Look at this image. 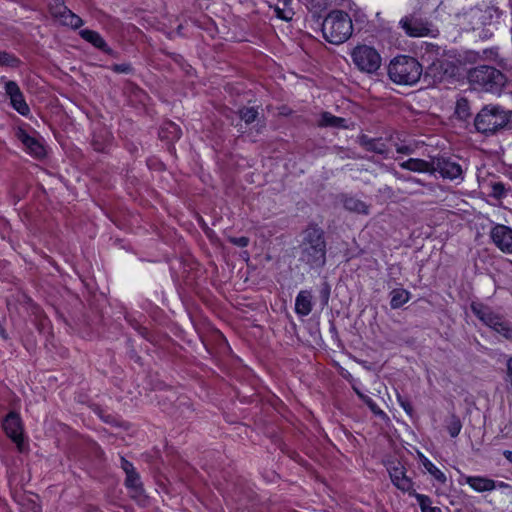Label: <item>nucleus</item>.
<instances>
[{
    "mask_svg": "<svg viewBox=\"0 0 512 512\" xmlns=\"http://www.w3.org/2000/svg\"><path fill=\"white\" fill-rule=\"evenodd\" d=\"M352 32V20L344 11L334 10L322 21V36L329 43L342 44L350 38Z\"/></svg>",
    "mask_w": 512,
    "mask_h": 512,
    "instance_id": "1",
    "label": "nucleus"
},
{
    "mask_svg": "<svg viewBox=\"0 0 512 512\" xmlns=\"http://www.w3.org/2000/svg\"><path fill=\"white\" fill-rule=\"evenodd\" d=\"M510 122H512L511 111H506L498 105H487L476 115L474 126L479 133L492 135Z\"/></svg>",
    "mask_w": 512,
    "mask_h": 512,
    "instance_id": "2",
    "label": "nucleus"
},
{
    "mask_svg": "<svg viewBox=\"0 0 512 512\" xmlns=\"http://www.w3.org/2000/svg\"><path fill=\"white\" fill-rule=\"evenodd\" d=\"M422 65L413 57L401 55L395 57L388 66V76L399 85H413L422 75Z\"/></svg>",
    "mask_w": 512,
    "mask_h": 512,
    "instance_id": "3",
    "label": "nucleus"
},
{
    "mask_svg": "<svg viewBox=\"0 0 512 512\" xmlns=\"http://www.w3.org/2000/svg\"><path fill=\"white\" fill-rule=\"evenodd\" d=\"M468 80L485 91H499L506 83L507 76L489 65H479L469 70Z\"/></svg>",
    "mask_w": 512,
    "mask_h": 512,
    "instance_id": "4",
    "label": "nucleus"
},
{
    "mask_svg": "<svg viewBox=\"0 0 512 512\" xmlns=\"http://www.w3.org/2000/svg\"><path fill=\"white\" fill-rule=\"evenodd\" d=\"M470 309L484 325L512 341V325L502 315L494 312L491 307L482 302H472Z\"/></svg>",
    "mask_w": 512,
    "mask_h": 512,
    "instance_id": "5",
    "label": "nucleus"
},
{
    "mask_svg": "<svg viewBox=\"0 0 512 512\" xmlns=\"http://www.w3.org/2000/svg\"><path fill=\"white\" fill-rule=\"evenodd\" d=\"M399 25L410 37H436L439 33L435 25L418 12L404 16Z\"/></svg>",
    "mask_w": 512,
    "mask_h": 512,
    "instance_id": "6",
    "label": "nucleus"
},
{
    "mask_svg": "<svg viewBox=\"0 0 512 512\" xmlns=\"http://www.w3.org/2000/svg\"><path fill=\"white\" fill-rule=\"evenodd\" d=\"M354 65L362 72L373 74L381 67L382 59L378 51L368 45H358L351 52Z\"/></svg>",
    "mask_w": 512,
    "mask_h": 512,
    "instance_id": "7",
    "label": "nucleus"
},
{
    "mask_svg": "<svg viewBox=\"0 0 512 512\" xmlns=\"http://www.w3.org/2000/svg\"><path fill=\"white\" fill-rule=\"evenodd\" d=\"M433 174L438 172L442 178L463 180V169L458 162L447 157H432Z\"/></svg>",
    "mask_w": 512,
    "mask_h": 512,
    "instance_id": "8",
    "label": "nucleus"
},
{
    "mask_svg": "<svg viewBox=\"0 0 512 512\" xmlns=\"http://www.w3.org/2000/svg\"><path fill=\"white\" fill-rule=\"evenodd\" d=\"M0 82L4 83V89H5L6 94L10 98L12 107L19 114H21L23 116L28 115L30 112V109L24 99V96H23L18 84L14 81L6 80L4 77L0 78Z\"/></svg>",
    "mask_w": 512,
    "mask_h": 512,
    "instance_id": "9",
    "label": "nucleus"
},
{
    "mask_svg": "<svg viewBox=\"0 0 512 512\" xmlns=\"http://www.w3.org/2000/svg\"><path fill=\"white\" fill-rule=\"evenodd\" d=\"M3 429L7 436L17 445L19 451H23L24 439L20 417L15 413L7 415L3 422Z\"/></svg>",
    "mask_w": 512,
    "mask_h": 512,
    "instance_id": "10",
    "label": "nucleus"
},
{
    "mask_svg": "<svg viewBox=\"0 0 512 512\" xmlns=\"http://www.w3.org/2000/svg\"><path fill=\"white\" fill-rule=\"evenodd\" d=\"M490 237L498 249L504 253L512 254V228L497 224L491 229Z\"/></svg>",
    "mask_w": 512,
    "mask_h": 512,
    "instance_id": "11",
    "label": "nucleus"
},
{
    "mask_svg": "<svg viewBox=\"0 0 512 512\" xmlns=\"http://www.w3.org/2000/svg\"><path fill=\"white\" fill-rule=\"evenodd\" d=\"M390 479L392 483L401 491L412 495L415 492L413 488V481L406 475L405 467L397 462L388 468Z\"/></svg>",
    "mask_w": 512,
    "mask_h": 512,
    "instance_id": "12",
    "label": "nucleus"
},
{
    "mask_svg": "<svg viewBox=\"0 0 512 512\" xmlns=\"http://www.w3.org/2000/svg\"><path fill=\"white\" fill-rule=\"evenodd\" d=\"M358 144L366 151L388 157L389 149L382 138H371L366 134H361L357 138Z\"/></svg>",
    "mask_w": 512,
    "mask_h": 512,
    "instance_id": "13",
    "label": "nucleus"
},
{
    "mask_svg": "<svg viewBox=\"0 0 512 512\" xmlns=\"http://www.w3.org/2000/svg\"><path fill=\"white\" fill-rule=\"evenodd\" d=\"M454 65L448 60L437 59L429 65L426 74L431 76L434 82H441L446 75H453Z\"/></svg>",
    "mask_w": 512,
    "mask_h": 512,
    "instance_id": "14",
    "label": "nucleus"
},
{
    "mask_svg": "<svg viewBox=\"0 0 512 512\" xmlns=\"http://www.w3.org/2000/svg\"><path fill=\"white\" fill-rule=\"evenodd\" d=\"M465 482L475 491L477 492H486L492 491L497 486L498 487H507L508 484L505 482H499L497 484L493 479L483 477V476H466Z\"/></svg>",
    "mask_w": 512,
    "mask_h": 512,
    "instance_id": "15",
    "label": "nucleus"
},
{
    "mask_svg": "<svg viewBox=\"0 0 512 512\" xmlns=\"http://www.w3.org/2000/svg\"><path fill=\"white\" fill-rule=\"evenodd\" d=\"M51 12L62 25L69 26L71 28H79L83 24L82 19L78 15L74 14L63 5H60L55 9L52 8Z\"/></svg>",
    "mask_w": 512,
    "mask_h": 512,
    "instance_id": "16",
    "label": "nucleus"
},
{
    "mask_svg": "<svg viewBox=\"0 0 512 512\" xmlns=\"http://www.w3.org/2000/svg\"><path fill=\"white\" fill-rule=\"evenodd\" d=\"M17 138L25 146L29 154L35 157H42L45 155L44 146L36 138L29 135L25 130L19 129L17 131Z\"/></svg>",
    "mask_w": 512,
    "mask_h": 512,
    "instance_id": "17",
    "label": "nucleus"
},
{
    "mask_svg": "<svg viewBox=\"0 0 512 512\" xmlns=\"http://www.w3.org/2000/svg\"><path fill=\"white\" fill-rule=\"evenodd\" d=\"M340 202L343 204V207L350 212L363 215L369 214V205L354 195L341 194Z\"/></svg>",
    "mask_w": 512,
    "mask_h": 512,
    "instance_id": "18",
    "label": "nucleus"
},
{
    "mask_svg": "<svg viewBox=\"0 0 512 512\" xmlns=\"http://www.w3.org/2000/svg\"><path fill=\"white\" fill-rule=\"evenodd\" d=\"M400 167L412 172L433 174L432 158L429 161L419 158H409L400 163Z\"/></svg>",
    "mask_w": 512,
    "mask_h": 512,
    "instance_id": "19",
    "label": "nucleus"
},
{
    "mask_svg": "<svg viewBox=\"0 0 512 512\" xmlns=\"http://www.w3.org/2000/svg\"><path fill=\"white\" fill-rule=\"evenodd\" d=\"M312 309V297L309 292L302 291L295 301V310L299 315L306 316Z\"/></svg>",
    "mask_w": 512,
    "mask_h": 512,
    "instance_id": "20",
    "label": "nucleus"
},
{
    "mask_svg": "<svg viewBox=\"0 0 512 512\" xmlns=\"http://www.w3.org/2000/svg\"><path fill=\"white\" fill-rule=\"evenodd\" d=\"M159 136L161 137V139L173 142L180 138L181 129L174 122L167 121L163 123V125L161 126Z\"/></svg>",
    "mask_w": 512,
    "mask_h": 512,
    "instance_id": "21",
    "label": "nucleus"
},
{
    "mask_svg": "<svg viewBox=\"0 0 512 512\" xmlns=\"http://www.w3.org/2000/svg\"><path fill=\"white\" fill-rule=\"evenodd\" d=\"M411 294L403 288H396L390 292V306L392 309L401 308L410 300Z\"/></svg>",
    "mask_w": 512,
    "mask_h": 512,
    "instance_id": "22",
    "label": "nucleus"
},
{
    "mask_svg": "<svg viewBox=\"0 0 512 512\" xmlns=\"http://www.w3.org/2000/svg\"><path fill=\"white\" fill-rule=\"evenodd\" d=\"M80 35L84 40L91 43L96 48L102 50L106 49V43L98 32L89 29H84L80 31Z\"/></svg>",
    "mask_w": 512,
    "mask_h": 512,
    "instance_id": "23",
    "label": "nucleus"
},
{
    "mask_svg": "<svg viewBox=\"0 0 512 512\" xmlns=\"http://www.w3.org/2000/svg\"><path fill=\"white\" fill-rule=\"evenodd\" d=\"M445 428L452 438H456L462 430V422L455 413L449 415L445 420Z\"/></svg>",
    "mask_w": 512,
    "mask_h": 512,
    "instance_id": "24",
    "label": "nucleus"
},
{
    "mask_svg": "<svg viewBox=\"0 0 512 512\" xmlns=\"http://www.w3.org/2000/svg\"><path fill=\"white\" fill-rule=\"evenodd\" d=\"M322 126L348 128L347 120L345 118L336 117L329 112H322Z\"/></svg>",
    "mask_w": 512,
    "mask_h": 512,
    "instance_id": "25",
    "label": "nucleus"
},
{
    "mask_svg": "<svg viewBox=\"0 0 512 512\" xmlns=\"http://www.w3.org/2000/svg\"><path fill=\"white\" fill-rule=\"evenodd\" d=\"M411 496L416 498V500L420 506L421 512H442L441 508L436 507V506H434V507L431 506L432 500L429 496L424 495V494H419L416 491L414 493H412Z\"/></svg>",
    "mask_w": 512,
    "mask_h": 512,
    "instance_id": "26",
    "label": "nucleus"
},
{
    "mask_svg": "<svg viewBox=\"0 0 512 512\" xmlns=\"http://www.w3.org/2000/svg\"><path fill=\"white\" fill-rule=\"evenodd\" d=\"M423 466L427 470V472L432 475L435 480H437L441 484H445L447 482L446 475L438 469L429 459L424 458Z\"/></svg>",
    "mask_w": 512,
    "mask_h": 512,
    "instance_id": "27",
    "label": "nucleus"
},
{
    "mask_svg": "<svg viewBox=\"0 0 512 512\" xmlns=\"http://www.w3.org/2000/svg\"><path fill=\"white\" fill-rule=\"evenodd\" d=\"M490 196L496 200H501L508 195L510 190L503 182H491L490 183Z\"/></svg>",
    "mask_w": 512,
    "mask_h": 512,
    "instance_id": "28",
    "label": "nucleus"
},
{
    "mask_svg": "<svg viewBox=\"0 0 512 512\" xmlns=\"http://www.w3.org/2000/svg\"><path fill=\"white\" fill-rule=\"evenodd\" d=\"M126 486L131 491L133 497L141 493V482L136 472L126 476Z\"/></svg>",
    "mask_w": 512,
    "mask_h": 512,
    "instance_id": "29",
    "label": "nucleus"
},
{
    "mask_svg": "<svg viewBox=\"0 0 512 512\" xmlns=\"http://www.w3.org/2000/svg\"><path fill=\"white\" fill-rule=\"evenodd\" d=\"M455 115L460 120H467L470 117V106L467 99L461 98L457 101L455 107Z\"/></svg>",
    "mask_w": 512,
    "mask_h": 512,
    "instance_id": "30",
    "label": "nucleus"
},
{
    "mask_svg": "<svg viewBox=\"0 0 512 512\" xmlns=\"http://www.w3.org/2000/svg\"><path fill=\"white\" fill-rule=\"evenodd\" d=\"M355 393L358 395V397L369 407V409L375 414V415H384L383 410L379 408V406L376 404V402L369 396L363 394L358 388L353 387Z\"/></svg>",
    "mask_w": 512,
    "mask_h": 512,
    "instance_id": "31",
    "label": "nucleus"
},
{
    "mask_svg": "<svg viewBox=\"0 0 512 512\" xmlns=\"http://www.w3.org/2000/svg\"><path fill=\"white\" fill-rule=\"evenodd\" d=\"M257 110L253 107L245 108L240 111V118L247 124L253 122L257 117Z\"/></svg>",
    "mask_w": 512,
    "mask_h": 512,
    "instance_id": "32",
    "label": "nucleus"
},
{
    "mask_svg": "<svg viewBox=\"0 0 512 512\" xmlns=\"http://www.w3.org/2000/svg\"><path fill=\"white\" fill-rule=\"evenodd\" d=\"M18 63V60L11 54L0 51V65L14 67Z\"/></svg>",
    "mask_w": 512,
    "mask_h": 512,
    "instance_id": "33",
    "label": "nucleus"
},
{
    "mask_svg": "<svg viewBox=\"0 0 512 512\" xmlns=\"http://www.w3.org/2000/svg\"><path fill=\"white\" fill-rule=\"evenodd\" d=\"M274 11H275V14L276 16L279 18V19H282V20H285V21H289L292 19V16H293V12L291 9H287V8H280L278 6H276L274 8Z\"/></svg>",
    "mask_w": 512,
    "mask_h": 512,
    "instance_id": "34",
    "label": "nucleus"
},
{
    "mask_svg": "<svg viewBox=\"0 0 512 512\" xmlns=\"http://www.w3.org/2000/svg\"><path fill=\"white\" fill-rule=\"evenodd\" d=\"M397 400H398L399 405L404 409V411L409 416H412L414 413V409H413L411 402L407 398H404L399 394L397 395Z\"/></svg>",
    "mask_w": 512,
    "mask_h": 512,
    "instance_id": "35",
    "label": "nucleus"
},
{
    "mask_svg": "<svg viewBox=\"0 0 512 512\" xmlns=\"http://www.w3.org/2000/svg\"><path fill=\"white\" fill-rule=\"evenodd\" d=\"M505 381L510 383L512 387V356L508 358L506 363V377Z\"/></svg>",
    "mask_w": 512,
    "mask_h": 512,
    "instance_id": "36",
    "label": "nucleus"
},
{
    "mask_svg": "<svg viewBox=\"0 0 512 512\" xmlns=\"http://www.w3.org/2000/svg\"><path fill=\"white\" fill-rule=\"evenodd\" d=\"M122 468L125 471L126 476L135 472L133 465L124 459H122Z\"/></svg>",
    "mask_w": 512,
    "mask_h": 512,
    "instance_id": "37",
    "label": "nucleus"
},
{
    "mask_svg": "<svg viewBox=\"0 0 512 512\" xmlns=\"http://www.w3.org/2000/svg\"><path fill=\"white\" fill-rule=\"evenodd\" d=\"M396 151L401 154L409 155L413 152V149L407 145H397Z\"/></svg>",
    "mask_w": 512,
    "mask_h": 512,
    "instance_id": "38",
    "label": "nucleus"
},
{
    "mask_svg": "<svg viewBox=\"0 0 512 512\" xmlns=\"http://www.w3.org/2000/svg\"><path fill=\"white\" fill-rule=\"evenodd\" d=\"M232 242L239 247H245L248 245V239L246 237L235 238Z\"/></svg>",
    "mask_w": 512,
    "mask_h": 512,
    "instance_id": "39",
    "label": "nucleus"
},
{
    "mask_svg": "<svg viewBox=\"0 0 512 512\" xmlns=\"http://www.w3.org/2000/svg\"><path fill=\"white\" fill-rule=\"evenodd\" d=\"M500 66L508 74V76L512 78V66L504 61L500 62Z\"/></svg>",
    "mask_w": 512,
    "mask_h": 512,
    "instance_id": "40",
    "label": "nucleus"
},
{
    "mask_svg": "<svg viewBox=\"0 0 512 512\" xmlns=\"http://www.w3.org/2000/svg\"><path fill=\"white\" fill-rule=\"evenodd\" d=\"M395 176H396L398 179H404V180H407V181H410V182H413V183H416V184H420V185H423V184H424L420 179H417V178H415V177H407V178H404L403 176H400L397 172H395Z\"/></svg>",
    "mask_w": 512,
    "mask_h": 512,
    "instance_id": "41",
    "label": "nucleus"
},
{
    "mask_svg": "<svg viewBox=\"0 0 512 512\" xmlns=\"http://www.w3.org/2000/svg\"><path fill=\"white\" fill-rule=\"evenodd\" d=\"M23 512H41V508L38 504L35 502L32 503V506L30 509H23Z\"/></svg>",
    "mask_w": 512,
    "mask_h": 512,
    "instance_id": "42",
    "label": "nucleus"
},
{
    "mask_svg": "<svg viewBox=\"0 0 512 512\" xmlns=\"http://www.w3.org/2000/svg\"><path fill=\"white\" fill-rule=\"evenodd\" d=\"M503 456L512 464V451L505 450Z\"/></svg>",
    "mask_w": 512,
    "mask_h": 512,
    "instance_id": "43",
    "label": "nucleus"
},
{
    "mask_svg": "<svg viewBox=\"0 0 512 512\" xmlns=\"http://www.w3.org/2000/svg\"><path fill=\"white\" fill-rule=\"evenodd\" d=\"M284 4L287 5L291 0H283Z\"/></svg>",
    "mask_w": 512,
    "mask_h": 512,
    "instance_id": "44",
    "label": "nucleus"
}]
</instances>
